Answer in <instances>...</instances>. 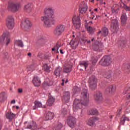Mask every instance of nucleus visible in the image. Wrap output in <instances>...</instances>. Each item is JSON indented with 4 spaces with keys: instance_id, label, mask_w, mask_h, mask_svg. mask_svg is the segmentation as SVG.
Returning <instances> with one entry per match:
<instances>
[{
    "instance_id": "obj_1",
    "label": "nucleus",
    "mask_w": 130,
    "mask_h": 130,
    "mask_svg": "<svg viewBox=\"0 0 130 130\" xmlns=\"http://www.w3.org/2000/svg\"><path fill=\"white\" fill-rule=\"evenodd\" d=\"M81 99H76L73 102V110L77 111L81 109L83 105L86 106L89 104V98L88 90L83 89L81 93Z\"/></svg>"
},
{
    "instance_id": "obj_2",
    "label": "nucleus",
    "mask_w": 130,
    "mask_h": 130,
    "mask_svg": "<svg viewBox=\"0 0 130 130\" xmlns=\"http://www.w3.org/2000/svg\"><path fill=\"white\" fill-rule=\"evenodd\" d=\"M44 16L41 17V20L45 24L46 27H51V25H54V16L53 10L50 7L45 8L44 10Z\"/></svg>"
},
{
    "instance_id": "obj_3",
    "label": "nucleus",
    "mask_w": 130,
    "mask_h": 130,
    "mask_svg": "<svg viewBox=\"0 0 130 130\" xmlns=\"http://www.w3.org/2000/svg\"><path fill=\"white\" fill-rule=\"evenodd\" d=\"M98 80L95 76H91L88 80V83L89 84V87L91 90H95L97 88V83Z\"/></svg>"
},
{
    "instance_id": "obj_4",
    "label": "nucleus",
    "mask_w": 130,
    "mask_h": 130,
    "mask_svg": "<svg viewBox=\"0 0 130 130\" xmlns=\"http://www.w3.org/2000/svg\"><path fill=\"white\" fill-rule=\"evenodd\" d=\"M112 62V61H111L110 57L106 56L103 57L101 60L100 61V64L104 67H107L108 66H110Z\"/></svg>"
},
{
    "instance_id": "obj_5",
    "label": "nucleus",
    "mask_w": 130,
    "mask_h": 130,
    "mask_svg": "<svg viewBox=\"0 0 130 130\" xmlns=\"http://www.w3.org/2000/svg\"><path fill=\"white\" fill-rule=\"evenodd\" d=\"M15 24V20L14 17L12 16H8V18L6 19V25L8 29L12 30L14 28V25Z\"/></svg>"
},
{
    "instance_id": "obj_6",
    "label": "nucleus",
    "mask_w": 130,
    "mask_h": 130,
    "mask_svg": "<svg viewBox=\"0 0 130 130\" xmlns=\"http://www.w3.org/2000/svg\"><path fill=\"white\" fill-rule=\"evenodd\" d=\"M67 123L70 127L74 128V127L76 126L77 120L75 117L73 116H70L67 118Z\"/></svg>"
},
{
    "instance_id": "obj_7",
    "label": "nucleus",
    "mask_w": 130,
    "mask_h": 130,
    "mask_svg": "<svg viewBox=\"0 0 130 130\" xmlns=\"http://www.w3.org/2000/svg\"><path fill=\"white\" fill-rule=\"evenodd\" d=\"M64 29H66V26H64V25L62 24H59L56 26L54 31V33L55 35L58 36L64 31Z\"/></svg>"
},
{
    "instance_id": "obj_8",
    "label": "nucleus",
    "mask_w": 130,
    "mask_h": 130,
    "mask_svg": "<svg viewBox=\"0 0 130 130\" xmlns=\"http://www.w3.org/2000/svg\"><path fill=\"white\" fill-rule=\"evenodd\" d=\"M21 8V5L19 3H10L8 7L9 11H12L13 12H17L19 9Z\"/></svg>"
},
{
    "instance_id": "obj_9",
    "label": "nucleus",
    "mask_w": 130,
    "mask_h": 130,
    "mask_svg": "<svg viewBox=\"0 0 130 130\" xmlns=\"http://www.w3.org/2000/svg\"><path fill=\"white\" fill-rule=\"evenodd\" d=\"M21 27L22 29L28 30L32 27V23H31V21L29 19H25V21L21 22Z\"/></svg>"
},
{
    "instance_id": "obj_10",
    "label": "nucleus",
    "mask_w": 130,
    "mask_h": 130,
    "mask_svg": "<svg viewBox=\"0 0 130 130\" xmlns=\"http://www.w3.org/2000/svg\"><path fill=\"white\" fill-rule=\"evenodd\" d=\"M73 23L76 29H79L81 27V20L80 16H75L73 18Z\"/></svg>"
},
{
    "instance_id": "obj_11",
    "label": "nucleus",
    "mask_w": 130,
    "mask_h": 130,
    "mask_svg": "<svg viewBox=\"0 0 130 130\" xmlns=\"http://www.w3.org/2000/svg\"><path fill=\"white\" fill-rule=\"evenodd\" d=\"M115 91H116V87L114 85H110L108 86L105 90L106 93L112 95L114 94Z\"/></svg>"
},
{
    "instance_id": "obj_12",
    "label": "nucleus",
    "mask_w": 130,
    "mask_h": 130,
    "mask_svg": "<svg viewBox=\"0 0 130 130\" xmlns=\"http://www.w3.org/2000/svg\"><path fill=\"white\" fill-rule=\"evenodd\" d=\"M11 41V39L10 38H7L6 37V34H4L2 37L0 38V42L2 44H4L5 42L6 46H8L9 45V43H10V42Z\"/></svg>"
},
{
    "instance_id": "obj_13",
    "label": "nucleus",
    "mask_w": 130,
    "mask_h": 130,
    "mask_svg": "<svg viewBox=\"0 0 130 130\" xmlns=\"http://www.w3.org/2000/svg\"><path fill=\"white\" fill-rule=\"evenodd\" d=\"M94 99L96 102H101L103 100L102 93L100 91H97L94 95Z\"/></svg>"
},
{
    "instance_id": "obj_14",
    "label": "nucleus",
    "mask_w": 130,
    "mask_h": 130,
    "mask_svg": "<svg viewBox=\"0 0 130 130\" xmlns=\"http://www.w3.org/2000/svg\"><path fill=\"white\" fill-rule=\"evenodd\" d=\"M88 10V6L85 2H82L79 11L81 14H85Z\"/></svg>"
},
{
    "instance_id": "obj_15",
    "label": "nucleus",
    "mask_w": 130,
    "mask_h": 130,
    "mask_svg": "<svg viewBox=\"0 0 130 130\" xmlns=\"http://www.w3.org/2000/svg\"><path fill=\"white\" fill-rule=\"evenodd\" d=\"M99 120V118L96 117H93L89 118L87 121V124L89 125V126H93L95 125V121Z\"/></svg>"
},
{
    "instance_id": "obj_16",
    "label": "nucleus",
    "mask_w": 130,
    "mask_h": 130,
    "mask_svg": "<svg viewBox=\"0 0 130 130\" xmlns=\"http://www.w3.org/2000/svg\"><path fill=\"white\" fill-rule=\"evenodd\" d=\"M93 49L95 50V51H102V50H103V44L102 43L95 44L93 46Z\"/></svg>"
},
{
    "instance_id": "obj_17",
    "label": "nucleus",
    "mask_w": 130,
    "mask_h": 130,
    "mask_svg": "<svg viewBox=\"0 0 130 130\" xmlns=\"http://www.w3.org/2000/svg\"><path fill=\"white\" fill-rule=\"evenodd\" d=\"M111 29H113L114 31L116 32L117 30H118V21L116 19L112 20L111 24Z\"/></svg>"
},
{
    "instance_id": "obj_18",
    "label": "nucleus",
    "mask_w": 130,
    "mask_h": 130,
    "mask_svg": "<svg viewBox=\"0 0 130 130\" xmlns=\"http://www.w3.org/2000/svg\"><path fill=\"white\" fill-rule=\"evenodd\" d=\"M70 45L72 49H76L79 45V41L77 39H72L70 43Z\"/></svg>"
},
{
    "instance_id": "obj_19",
    "label": "nucleus",
    "mask_w": 130,
    "mask_h": 130,
    "mask_svg": "<svg viewBox=\"0 0 130 130\" xmlns=\"http://www.w3.org/2000/svg\"><path fill=\"white\" fill-rule=\"evenodd\" d=\"M71 98V93L69 91H64L63 93L62 101L64 102H69Z\"/></svg>"
},
{
    "instance_id": "obj_20",
    "label": "nucleus",
    "mask_w": 130,
    "mask_h": 130,
    "mask_svg": "<svg viewBox=\"0 0 130 130\" xmlns=\"http://www.w3.org/2000/svg\"><path fill=\"white\" fill-rule=\"evenodd\" d=\"M6 116L7 119H9V120H13L14 118L16 116V114L13 113V112L11 111H9L7 113H6Z\"/></svg>"
},
{
    "instance_id": "obj_21",
    "label": "nucleus",
    "mask_w": 130,
    "mask_h": 130,
    "mask_svg": "<svg viewBox=\"0 0 130 130\" xmlns=\"http://www.w3.org/2000/svg\"><path fill=\"white\" fill-rule=\"evenodd\" d=\"M127 21V16L125 13H123L121 17V24L122 26H124L126 24Z\"/></svg>"
},
{
    "instance_id": "obj_22",
    "label": "nucleus",
    "mask_w": 130,
    "mask_h": 130,
    "mask_svg": "<svg viewBox=\"0 0 130 130\" xmlns=\"http://www.w3.org/2000/svg\"><path fill=\"white\" fill-rule=\"evenodd\" d=\"M41 84V81L38 76H35L34 78V85L35 87H39Z\"/></svg>"
},
{
    "instance_id": "obj_23",
    "label": "nucleus",
    "mask_w": 130,
    "mask_h": 130,
    "mask_svg": "<svg viewBox=\"0 0 130 130\" xmlns=\"http://www.w3.org/2000/svg\"><path fill=\"white\" fill-rule=\"evenodd\" d=\"M54 114L51 112H48L45 116V120H50L53 118Z\"/></svg>"
},
{
    "instance_id": "obj_24",
    "label": "nucleus",
    "mask_w": 130,
    "mask_h": 130,
    "mask_svg": "<svg viewBox=\"0 0 130 130\" xmlns=\"http://www.w3.org/2000/svg\"><path fill=\"white\" fill-rule=\"evenodd\" d=\"M8 98V95L6 92H1L0 93V102H4Z\"/></svg>"
},
{
    "instance_id": "obj_25",
    "label": "nucleus",
    "mask_w": 130,
    "mask_h": 130,
    "mask_svg": "<svg viewBox=\"0 0 130 130\" xmlns=\"http://www.w3.org/2000/svg\"><path fill=\"white\" fill-rule=\"evenodd\" d=\"M61 71H62L61 67H58L55 70L54 74L56 77H59L60 76V74H61Z\"/></svg>"
},
{
    "instance_id": "obj_26",
    "label": "nucleus",
    "mask_w": 130,
    "mask_h": 130,
    "mask_svg": "<svg viewBox=\"0 0 130 130\" xmlns=\"http://www.w3.org/2000/svg\"><path fill=\"white\" fill-rule=\"evenodd\" d=\"M79 66L81 68H84V69L86 70L88 66H89V62L86 61H81L79 62Z\"/></svg>"
},
{
    "instance_id": "obj_27",
    "label": "nucleus",
    "mask_w": 130,
    "mask_h": 130,
    "mask_svg": "<svg viewBox=\"0 0 130 130\" xmlns=\"http://www.w3.org/2000/svg\"><path fill=\"white\" fill-rule=\"evenodd\" d=\"M34 104L35 106L33 107L34 110L40 107H42V104L40 102L35 101Z\"/></svg>"
},
{
    "instance_id": "obj_28",
    "label": "nucleus",
    "mask_w": 130,
    "mask_h": 130,
    "mask_svg": "<svg viewBox=\"0 0 130 130\" xmlns=\"http://www.w3.org/2000/svg\"><path fill=\"white\" fill-rule=\"evenodd\" d=\"M72 71V66H64L63 69V72L68 74Z\"/></svg>"
},
{
    "instance_id": "obj_29",
    "label": "nucleus",
    "mask_w": 130,
    "mask_h": 130,
    "mask_svg": "<svg viewBox=\"0 0 130 130\" xmlns=\"http://www.w3.org/2000/svg\"><path fill=\"white\" fill-rule=\"evenodd\" d=\"M62 126H63L62 124L58 122L56 125L53 127V130H59L61 127H62Z\"/></svg>"
},
{
    "instance_id": "obj_30",
    "label": "nucleus",
    "mask_w": 130,
    "mask_h": 130,
    "mask_svg": "<svg viewBox=\"0 0 130 130\" xmlns=\"http://www.w3.org/2000/svg\"><path fill=\"white\" fill-rule=\"evenodd\" d=\"M128 120H129V118L126 117L125 116H123L121 118L120 123H121V124L123 125H124L125 121H128Z\"/></svg>"
},
{
    "instance_id": "obj_31",
    "label": "nucleus",
    "mask_w": 130,
    "mask_h": 130,
    "mask_svg": "<svg viewBox=\"0 0 130 130\" xmlns=\"http://www.w3.org/2000/svg\"><path fill=\"white\" fill-rule=\"evenodd\" d=\"M54 101H55L54 98L52 96H50L47 101L48 106H52V104H53Z\"/></svg>"
},
{
    "instance_id": "obj_32",
    "label": "nucleus",
    "mask_w": 130,
    "mask_h": 130,
    "mask_svg": "<svg viewBox=\"0 0 130 130\" xmlns=\"http://www.w3.org/2000/svg\"><path fill=\"white\" fill-rule=\"evenodd\" d=\"M88 114L89 115H98V111L96 109H93L89 111Z\"/></svg>"
},
{
    "instance_id": "obj_33",
    "label": "nucleus",
    "mask_w": 130,
    "mask_h": 130,
    "mask_svg": "<svg viewBox=\"0 0 130 130\" xmlns=\"http://www.w3.org/2000/svg\"><path fill=\"white\" fill-rule=\"evenodd\" d=\"M24 10L27 13H31L32 12V8L31 5L28 4L24 7Z\"/></svg>"
},
{
    "instance_id": "obj_34",
    "label": "nucleus",
    "mask_w": 130,
    "mask_h": 130,
    "mask_svg": "<svg viewBox=\"0 0 130 130\" xmlns=\"http://www.w3.org/2000/svg\"><path fill=\"white\" fill-rule=\"evenodd\" d=\"M15 45H17V46H19L20 47H23L24 45L23 44V42L21 40H16L14 42Z\"/></svg>"
},
{
    "instance_id": "obj_35",
    "label": "nucleus",
    "mask_w": 130,
    "mask_h": 130,
    "mask_svg": "<svg viewBox=\"0 0 130 130\" xmlns=\"http://www.w3.org/2000/svg\"><path fill=\"white\" fill-rule=\"evenodd\" d=\"M43 70H44L45 72L49 73L50 72V67L48 66L47 64H44V66H43Z\"/></svg>"
},
{
    "instance_id": "obj_36",
    "label": "nucleus",
    "mask_w": 130,
    "mask_h": 130,
    "mask_svg": "<svg viewBox=\"0 0 130 130\" xmlns=\"http://www.w3.org/2000/svg\"><path fill=\"white\" fill-rule=\"evenodd\" d=\"M102 35L103 36H107V35H108V29H107V28H103Z\"/></svg>"
},
{
    "instance_id": "obj_37",
    "label": "nucleus",
    "mask_w": 130,
    "mask_h": 130,
    "mask_svg": "<svg viewBox=\"0 0 130 130\" xmlns=\"http://www.w3.org/2000/svg\"><path fill=\"white\" fill-rule=\"evenodd\" d=\"M87 31L89 34H93L94 33V29L91 26H85Z\"/></svg>"
},
{
    "instance_id": "obj_38",
    "label": "nucleus",
    "mask_w": 130,
    "mask_h": 130,
    "mask_svg": "<svg viewBox=\"0 0 130 130\" xmlns=\"http://www.w3.org/2000/svg\"><path fill=\"white\" fill-rule=\"evenodd\" d=\"M73 91L74 94H76V93H78L80 91V89L79 87L75 86L73 88Z\"/></svg>"
},
{
    "instance_id": "obj_39",
    "label": "nucleus",
    "mask_w": 130,
    "mask_h": 130,
    "mask_svg": "<svg viewBox=\"0 0 130 130\" xmlns=\"http://www.w3.org/2000/svg\"><path fill=\"white\" fill-rule=\"evenodd\" d=\"M111 71H108L105 74V78H107V79H109L111 77Z\"/></svg>"
},
{
    "instance_id": "obj_40",
    "label": "nucleus",
    "mask_w": 130,
    "mask_h": 130,
    "mask_svg": "<svg viewBox=\"0 0 130 130\" xmlns=\"http://www.w3.org/2000/svg\"><path fill=\"white\" fill-rule=\"evenodd\" d=\"M125 72L127 74L130 73V66L128 64H126V67L125 68Z\"/></svg>"
},
{
    "instance_id": "obj_41",
    "label": "nucleus",
    "mask_w": 130,
    "mask_h": 130,
    "mask_svg": "<svg viewBox=\"0 0 130 130\" xmlns=\"http://www.w3.org/2000/svg\"><path fill=\"white\" fill-rule=\"evenodd\" d=\"M129 89H130V85L128 84L125 88L124 91L123 92V94H126V93H127V91H128V90H129Z\"/></svg>"
},
{
    "instance_id": "obj_42",
    "label": "nucleus",
    "mask_w": 130,
    "mask_h": 130,
    "mask_svg": "<svg viewBox=\"0 0 130 130\" xmlns=\"http://www.w3.org/2000/svg\"><path fill=\"white\" fill-rule=\"evenodd\" d=\"M62 115H66L67 113H68V111L67 110V109L63 108L61 110V112Z\"/></svg>"
},
{
    "instance_id": "obj_43",
    "label": "nucleus",
    "mask_w": 130,
    "mask_h": 130,
    "mask_svg": "<svg viewBox=\"0 0 130 130\" xmlns=\"http://www.w3.org/2000/svg\"><path fill=\"white\" fill-rule=\"evenodd\" d=\"M82 42H83V43H86V42H87V43H88V44H90L91 43V41L90 40H84V39H82Z\"/></svg>"
},
{
    "instance_id": "obj_44",
    "label": "nucleus",
    "mask_w": 130,
    "mask_h": 130,
    "mask_svg": "<svg viewBox=\"0 0 130 130\" xmlns=\"http://www.w3.org/2000/svg\"><path fill=\"white\" fill-rule=\"evenodd\" d=\"M91 60H92V64H95V63H96V62H97L98 60H97V58H93Z\"/></svg>"
},
{
    "instance_id": "obj_45",
    "label": "nucleus",
    "mask_w": 130,
    "mask_h": 130,
    "mask_svg": "<svg viewBox=\"0 0 130 130\" xmlns=\"http://www.w3.org/2000/svg\"><path fill=\"white\" fill-rule=\"evenodd\" d=\"M124 9L126 10V11H130V6L128 7L126 5H124Z\"/></svg>"
},
{
    "instance_id": "obj_46",
    "label": "nucleus",
    "mask_w": 130,
    "mask_h": 130,
    "mask_svg": "<svg viewBox=\"0 0 130 130\" xmlns=\"http://www.w3.org/2000/svg\"><path fill=\"white\" fill-rule=\"evenodd\" d=\"M32 127H33V126L32 125H31V123H29L28 125L26 127V128H29V129H31V128H32Z\"/></svg>"
},
{
    "instance_id": "obj_47",
    "label": "nucleus",
    "mask_w": 130,
    "mask_h": 130,
    "mask_svg": "<svg viewBox=\"0 0 130 130\" xmlns=\"http://www.w3.org/2000/svg\"><path fill=\"white\" fill-rule=\"evenodd\" d=\"M121 112V109H119L117 111V116H119V115L120 114V113Z\"/></svg>"
},
{
    "instance_id": "obj_48",
    "label": "nucleus",
    "mask_w": 130,
    "mask_h": 130,
    "mask_svg": "<svg viewBox=\"0 0 130 130\" xmlns=\"http://www.w3.org/2000/svg\"><path fill=\"white\" fill-rule=\"evenodd\" d=\"M55 48L57 49V50H58L60 47V45L58 44H56V46H55Z\"/></svg>"
},
{
    "instance_id": "obj_49",
    "label": "nucleus",
    "mask_w": 130,
    "mask_h": 130,
    "mask_svg": "<svg viewBox=\"0 0 130 130\" xmlns=\"http://www.w3.org/2000/svg\"><path fill=\"white\" fill-rule=\"evenodd\" d=\"M112 14H117V10H115L114 9H112Z\"/></svg>"
},
{
    "instance_id": "obj_50",
    "label": "nucleus",
    "mask_w": 130,
    "mask_h": 130,
    "mask_svg": "<svg viewBox=\"0 0 130 130\" xmlns=\"http://www.w3.org/2000/svg\"><path fill=\"white\" fill-rule=\"evenodd\" d=\"M4 57L5 58H8V57H9V54L8 53H5L4 54Z\"/></svg>"
},
{
    "instance_id": "obj_51",
    "label": "nucleus",
    "mask_w": 130,
    "mask_h": 130,
    "mask_svg": "<svg viewBox=\"0 0 130 130\" xmlns=\"http://www.w3.org/2000/svg\"><path fill=\"white\" fill-rule=\"evenodd\" d=\"M34 129L37 130V125H36V122H34Z\"/></svg>"
},
{
    "instance_id": "obj_52",
    "label": "nucleus",
    "mask_w": 130,
    "mask_h": 130,
    "mask_svg": "<svg viewBox=\"0 0 130 130\" xmlns=\"http://www.w3.org/2000/svg\"><path fill=\"white\" fill-rule=\"evenodd\" d=\"M18 93H22L23 92V89H18Z\"/></svg>"
},
{
    "instance_id": "obj_53",
    "label": "nucleus",
    "mask_w": 130,
    "mask_h": 130,
    "mask_svg": "<svg viewBox=\"0 0 130 130\" xmlns=\"http://www.w3.org/2000/svg\"><path fill=\"white\" fill-rule=\"evenodd\" d=\"M11 104H15L16 103V100H13L11 102Z\"/></svg>"
},
{
    "instance_id": "obj_54",
    "label": "nucleus",
    "mask_w": 130,
    "mask_h": 130,
    "mask_svg": "<svg viewBox=\"0 0 130 130\" xmlns=\"http://www.w3.org/2000/svg\"><path fill=\"white\" fill-rule=\"evenodd\" d=\"M27 55H28V56H29V57H31V56H32V53H27Z\"/></svg>"
},
{
    "instance_id": "obj_55",
    "label": "nucleus",
    "mask_w": 130,
    "mask_h": 130,
    "mask_svg": "<svg viewBox=\"0 0 130 130\" xmlns=\"http://www.w3.org/2000/svg\"><path fill=\"white\" fill-rule=\"evenodd\" d=\"M62 83H61V85L63 86L64 85V79L62 80Z\"/></svg>"
},
{
    "instance_id": "obj_56",
    "label": "nucleus",
    "mask_w": 130,
    "mask_h": 130,
    "mask_svg": "<svg viewBox=\"0 0 130 130\" xmlns=\"http://www.w3.org/2000/svg\"><path fill=\"white\" fill-rule=\"evenodd\" d=\"M2 127H3V123H0V130H2Z\"/></svg>"
},
{
    "instance_id": "obj_57",
    "label": "nucleus",
    "mask_w": 130,
    "mask_h": 130,
    "mask_svg": "<svg viewBox=\"0 0 130 130\" xmlns=\"http://www.w3.org/2000/svg\"><path fill=\"white\" fill-rule=\"evenodd\" d=\"M56 49H57L55 48V46H54V48H52V51H54V50H56Z\"/></svg>"
},
{
    "instance_id": "obj_58",
    "label": "nucleus",
    "mask_w": 130,
    "mask_h": 130,
    "mask_svg": "<svg viewBox=\"0 0 130 130\" xmlns=\"http://www.w3.org/2000/svg\"><path fill=\"white\" fill-rule=\"evenodd\" d=\"M60 52L61 54H63V52L62 51V50L60 49Z\"/></svg>"
},
{
    "instance_id": "obj_59",
    "label": "nucleus",
    "mask_w": 130,
    "mask_h": 130,
    "mask_svg": "<svg viewBox=\"0 0 130 130\" xmlns=\"http://www.w3.org/2000/svg\"><path fill=\"white\" fill-rule=\"evenodd\" d=\"M101 33H102V31H101V30H100V31L98 32V35H99Z\"/></svg>"
},
{
    "instance_id": "obj_60",
    "label": "nucleus",
    "mask_w": 130,
    "mask_h": 130,
    "mask_svg": "<svg viewBox=\"0 0 130 130\" xmlns=\"http://www.w3.org/2000/svg\"><path fill=\"white\" fill-rule=\"evenodd\" d=\"M93 11H94V12H97V11H98V9L95 8V9H93Z\"/></svg>"
},
{
    "instance_id": "obj_61",
    "label": "nucleus",
    "mask_w": 130,
    "mask_h": 130,
    "mask_svg": "<svg viewBox=\"0 0 130 130\" xmlns=\"http://www.w3.org/2000/svg\"><path fill=\"white\" fill-rule=\"evenodd\" d=\"M64 82L66 84H67V83H68V82H69V80H68V79H67L66 81H64Z\"/></svg>"
},
{
    "instance_id": "obj_62",
    "label": "nucleus",
    "mask_w": 130,
    "mask_h": 130,
    "mask_svg": "<svg viewBox=\"0 0 130 130\" xmlns=\"http://www.w3.org/2000/svg\"><path fill=\"white\" fill-rule=\"evenodd\" d=\"M58 50H57V49H56V51H55V53H58Z\"/></svg>"
},
{
    "instance_id": "obj_63",
    "label": "nucleus",
    "mask_w": 130,
    "mask_h": 130,
    "mask_svg": "<svg viewBox=\"0 0 130 130\" xmlns=\"http://www.w3.org/2000/svg\"><path fill=\"white\" fill-rule=\"evenodd\" d=\"M94 18H95V16L93 15V17H91V19L92 20H94Z\"/></svg>"
},
{
    "instance_id": "obj_64",
    "label": "nucleus",
    "mask_w": 130,
    "mask_h": 130,
    "mask_svg": "<svg viewBox=\"0 0 130 130\" xmlns=\"http://www.w3.org/2000/svg\"><path fill=\"white\" fill-rule=\"evenodd\" d=\"M16 109H19V106H16Z\"/></svg>"
}]
</instances>
